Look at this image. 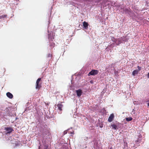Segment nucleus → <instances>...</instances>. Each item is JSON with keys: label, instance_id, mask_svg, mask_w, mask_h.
<instances>
[{"label": "nucleus", "instance_id": "3", "mask_svg": "<svg viewBox=\"0 0 149 149\" xmlns=\"http://www.w3.org/2000/svg\"><path fill=\"white\" fill-rule=\"evenodd\" d=\"M114 117V114L113 113L111 114L108 118V121L109 122H111L113 119Z\"/></svg>", "mask_w": 149, "mask_h": 149}, {"label": "nucleus", "instance_id": "18", "mask_svg": "<svg viewBox=\"0 0 149 149\" xmlns=\"http://www.w3.org/2000/svg\"><path fill=\"white\" fill-rule=\"evenodd\" d=\"M110 149H113V148L112 147H111L110 148Z\"/></svg>", "mask_w": 149, "mask_h": 149}, {"label": "nucleus", "instance_id": "1", "mask_svg": "<svg viewBox=\"0 0 149 149\" xmlns=\"http://www.w3.org/2000/svg\"><path fill=\"white\" fill-rule=\"evenodd\" d=\"M41 80V78H38L36 81V88L38 90L40 89V88L41 87V85L40 84H39V82Z\"/></svg>", "mask_w": 149, "mask_h": 149}, {"label": "nucleus", "instance_id": "7", "mask_svg": "<svg viewBox=\"0 0 149 149\" xmlns=\"http://www.w3.org/2000/svg\"><path fill=\"white\" fill-rule=\"evenodd\" d=\"M83 25L84 27L86 29H87L88 28V23L84 21L83 23Z\"/></svg>", "mask_w": 149, "mask_h": 149}, {"label": "nucleus", "instance_id": "10", "mask_svg": "<svg viewBox=\"0 0 149 149\" xmlns=\"http://www.w3.org/2000/svg\"><path fill=\"white\" fill-rule=\"evenodd\" d=\"M138 72L136 70H134L132 72V75L133 76H135L136 74H138Z\"/></svg>", "mask_w": 149, "mask_h": 149}, {"label": "nucleus", "instance_id": "17", "mask_svg": "<svg viewBox=\"0 0 149 149\" xmlns=\"http://www.w3.org/2000/svg\"><path fill=\"white\" fill-rule=\"evenodd\" d=\"M51 56V55L50 54H49V55H48V57H49L50 56Z\"/></svg>", "mask_w": 149, "mask_h": 149}, {"label": "nucleus", "instance_id": "13", "mask_svg": "<svg viewBox=\"0 0 149 149\" xmlns=\"http://www.w3.org/2000/svg\"><path fill=\"white\" fill-rule=\"evenodd\" d=\"M132 119V118L131 117H129L126 118V120L127 121H131Z\"/></svg>", "mask_w": 149, "mask_h": 149}, {"label": "nucleus", "instance_id": "8", "mask_svg": "<svg viewBox=\"0 0 149 149\" xmlns=\"http://www.w3.org/2000/svg\"><path fill=\"white\" fill-rule=\"evenodd\" d=\"M57 106L58 107V109L60 111H61L62 110V108L63 106V105L61 104H60L57 105Z\"/></svg>", "mask_w": 149, "mask_h": 149}, {"label": "nucleus", "instance_id": "11", "mask_svg": "<svg viewBox=\"0 0 149 149\" xmlns=\"http://www.w3.org/2000/svg\"><path fill=\"white\" fill-rule=\"evenodd\" d=\"M111 126L112 127V128L116 130L117 128V126L116 125L114 124H112L111 125Z\"/></svg>", "mask_w": 149, "mask_h": 149}, {"label": "nucleus", "instance_id": "16", "mask_svg": "<svg viewBox=\"0 0 149 149\" xmlns=\"http://www.w3.org/2000/svg\"><path fill=\"white\" fill-rule=\"evenodd\" d=\"M137 68H138V69H139V70H141V67H140L139 66H137Z\"/></svg>", "mask_w": 149, "mask_h": 149}, {"label": "nucleus", "instance_id": "21", "mask_svg": "<svg viewBox=\"0 0 149 149\" xmlns=\"http://www.w3.org/2000/svg\"><path fill=\"white\" fill-rule=\"evenodd\" d=\"M44 149H47V148H45Z\"/></svg>", "mask_w": 149, "mask_h": 149}, {"label": "nucleus", "instance_id": "2", "mask_svg": "<svg viewBox=\"0 0 149 149\" xmlns=\"http://www.w3.org/2000/svg\"><path fill=\"white\" fill-rule=\"evenodd\" d=\"M98 72V71L97 70H92L91 72H90L88 74V76H89L91 75H95L97 74Z\"/></svg>", "mask_w": 149, "mask_h": 149}, {"label": "nucleus", "instance_id": "4", "mask_svg": "<svg viewBox=\"0 0 149 149\" xmlns=\"http://www.w3.org/2000/svg\"><path fill=\"white\" fill-rule=\"evenodd\" d=\"M5 130L7 131V134H10L13 131V130L10 127H5Z\"/></svg>", "mask_w": 149, "mask_h": 149}, {"label": "nucleus", "instance_id": "20", "mask_svg": "<svg viewBox=\"0 0 149 149\" xmlns=\"http://www.w3.org/2000/svg\"><path fill=\"white\" fill-rule=\"evenodd\" d=\"M1 19V16H0V19Z\"/></svg>", "mask_w": 149, "mask_h": 149}, {"label": "nucleus", "instance_id": "9", "mask_svg": "<svg viewBox=\"0 0 149 149\" xmlns=\"http://www.w3.org/2000/svg\"><path fill=\"white\" fill-rule=\"evenodd\" d=\"M48 38L49 40V41L50 40L51 42L52 41H53V40L54 39V37L52 36H51L49 34L48 35Z\"/></svg>", "mask_w": 149, "mask_h": 149}, {"label": "nucleus", "instance_id": "12", "mask_svg": "<svg viewBox=\"0 0 149 149\" xmlns=\"http://www.w3.org/2000/svg\"><path fill=\"white\" fill-rule=\"evenodd\" d=\"M55 44L54 42H51V41L50 42V47H52V48L54 47V46H55Z\"/></svg>", "mask_w": 149, "mask_h": 149}, {"label": "nucleus", "instance_id": "6", "mask_svg": "<svg viewBox=\"0 0 149 149\" xmlns=\"http://www.w3.org/2000/svg\"><path fill=\"white\" fill-rule=\"evenodd\" d=\"M6 95L10 99L12 98L13 97V95L12 94L9 92H8L6 93Z\"/></svg>", "mask_w": 149, "mask_h": 149}, {"label": "nucleus", "instance_id": "15", "mask_svg": "<svg viewBox=\"0 0 149 149\" xmlns=\"http://www.w3.org/2000/svg\"><path fill=\"white\" fill-rule=\"evenodd\" d=\"M67 133V130H65L64 131L63 133V134L64 135H65V134H66Z\"/></svg>", "mask_w": 149, "mask_h": 149}, {"label": "nucleus", "instance_id": "5", "mask_svg": "<svg viewBox=\"0 0 149 149\" xmlns=\"http://www.w3.org/2000/svg\"><path fill=\"white\" fill-rule=\"evenodd\" d=\"M76 91L78 96L80 97L81 95L82 92L81 89H79L78 90H77Z\"/></svg>", "mask_w": 149, "mask_h": 149}, {"label": "nucleus", "instance_id": "14", "mask_svg": "<svg viewBox=\"0 0 149 149\" xmlns=\"http://www.w3.org/2000/svg\"><path fill=\"white\" fill-rule=\"evenodd\" d=\"M1 16L2 19L4 18H6L7 17V15H2Z\"/></svg>", "mask_w": 149, "mask_h": 149}, {"label": "nucleus", "instance_id": "19", "mask_svg": "<svg viewBox=\"0 0 149 149\" xmlns=\"http://www.w3.org/2000/svg\"><path fill=\"white\" fill-rule=\"evenodd\" d=\"M148 76L149 77V72L148 74Z\"/></svg>", "mask_w": 149, "mask_h": 149}]
</instances>
